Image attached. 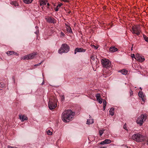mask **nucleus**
<instances>
[{"instance_id": "obj_25", "label": "nucleus", "mask_w": 148, "mask_h": 148, "mask_svg": "<svg viewBox=\"0 0 148 148\" xmlns=\"http://www.w3.org/2000/svg\"><path fill=\"white\" fill-rule=\"evenodd\" d=\"M143 38L144 40L147 42H148V37H147L145 35H143Z\"/></svg>"}, {"instance_id": "obj_45", "label": "nucleus", "mask_w": 148, "mask_h": 148, "mask_svg": "<svg viewBox=\"0 0 148 148\" xmlns=\"http://www.w3.org/2000/svg\"><path fill=\"white\" fill-rule=\"evenodd\" d=\"M47 6H48V7L49 6V3H47Z\"/></svg>"}, {"instance_id": "obj_54", "label": "nucleus", "mask_w": 148, "mask_h": 148, "mask_svg": "<svg viewBox=\"0 0 148 148\" xmlns=\"http://www.w3.org/2000/svg\"><path fill=\"white\" fill-rule=\"evenodd\" d=\"M94 47H95V45H94Z\"/></svg>"}, {"instance_id": "obj_9", "label": "nucleus", "mask_w": 148, "mask_h": 148, "mask_svg": "<svg viewBox=\"0 0 148 148\" xmlns=\"http://www.w3.org/2000/svg\"><path fill=\"white\" fill-rule=\"evenodd\" d=\"M46 21L49 23H55V19L51 16H47L45 18Z\"/></svg>"}, {"instance_id": "obj_51", "label": "nucleus", "mask_w": 148, "mask_h": 148, "mask_svg": "<svg viewBox=\"0 0 148 148\" xmlns=\"http://www.w3.org/2000/svg\"><path fill=\"white\" fill-rule=\"evenodd\" d=\"M106 147H103V148H106Z\"/></svg>"}, {"instance_id": "obj_31", "label": "nucleus", "mask_w": 148, "mask_h": 148, "mask_svg": "<svg viewBox=\"0 0 148 148\" xmlns=\"http://www.w3.org/2000/svg\"><path fill=\"white\" fill-rule=\"evenodd\" d=\"M64 2L69 3L70 1V0H61Z\"/></svg>"}, {"instance_id": "obj_4", "label": "nucleus", "mask_w": 148, "mask_h": 148, "mask_svg": "<svg viewBox=\"0 0 148 148\" xmlns=\"http://www.w3.org/2000/svg\"><path fill=\"white\" fill-rule=\"evenodd\" d=\"M70 47L66 44L65 43L62 45L61 48L58 50V53L60 54L63 53H67L69 50Z\"/></svg>"}, {"instance_id": "obj_30", "label": "nucleus", "mask_w": 148, "mask_h": 148, "mask_svg": "<svg viewBox=\"0 0 148 148\" xmlns=\"http://www.w3.org/2000/svg\"><path fill=\"white\" fill-rule=\"evenodd\" d=\"M60 35L61 37H62V36L64 37V36L65 34L64 33H63L62 32H61L60 33Z\"/></svg>"}, {"instance_id": "obj_8", "label": "nucleus", "mask_w": 148, "mask_h": 148, "mask_svg": "<svg viewBox=\"0 0 148 148\" xmlns=\"http://www.w3.org/2000/svg\"><path fill=\"white\" fill-rule=\"evenodd\" d=\"M37 52H33L31 54L27 55L24 56L23 59L24 60H28L33 59L37 55Z\"/></svg>"}, {"instance_id": "obj_10", "label": "nucleus", "mask_w": 148, "mask_h": 148, "mask_svg": "<svg viewBox=\"0 0 148 148\" xmlns=\"http://www.w3.org/2000/svg\"><path fill=\"white\" fill-rule=\"evenodd\" d=\"M135 59L140 62H142L145 60V58L140 56L139 54H137L136 55Z\"/></svg>"}, {"instance_id": "obj_49", "label": "nucleus", "mask_w": 148, "mask_h": 148, "mask_svg": "<svg viewBox=\"0 0 148 148\" xmlns=\"http://www.w3.org/2000/svg\"><path fill=\"white\" fill-rule=\"evenodd\" d=\"M110 75V74H108V75H107V76H109Z\"/></svg>"}, {"instance_id": "obj_32", "label": "nucleus", "mask_w": 148, "mask_h": 148, "mask_svg": "<svg viewBox=\"0 0 148 148\" xmlns=\"http://www.w3.org/2000/svg\"><path fill=\"white\" fill-rule=\"evenodd\" d=\"M61 99H62V101H64V99H65V98H64V95H62L61 96Z\"/></svg>"}, {"instance_id": "obj_37", "label": "nucleus", "mask_w": 148, "mask_h": 148, "mask_svg": "<svg viewBox=\"0 0 148 148\" xmlns=\"http://www.w3.org/2000/svg\"><path fill=\"white\" fill-rule=\"evenodd\" d=\"M41 63V62H40V63H39L38 64L34 65V66H40V65Z\"/></svg>"}, {"instance_id": "obj_26", "label": "nucleus", "mask_w": 148, "mask_h": 148, "mask_svg": "<svg viewBox=\"0 0 148 148\" xmlns=\"http://www.w3.org/2000/svg\"><path fill=\"white\" fill-rule=\"evenodd\" d=\"M104 130H100L99 131V134H100V136H101L102 135V134L104 133Z\"/></svg>"}, {"instance_id": "obj_41", "label": "nucleus", "mask_w": 148, "mask_h": 148, "mask_svg": "<svg viewBox=\"0 0 148 148\" xmlns=\"http://www.w3.org/2000/svg\"><path fill=\"white\" fill-rule=\"evenodd\" d=\"M35 33L36 34H37L38 33V30L37 31H36V32H35Z\"/></svg>"}, {"instance_id": "obj_24", "label": "nucleus", "mask_w": 148, "mask_h": 148, "mask_svg": "<svg viewBox=\"0 0 148 148\" xmlns=\"http://www.w3.org/2000/svg\"><path fill=\"white\" fill-rule=\"evenodd\" d=\"M104 141L106 144H109L111 142V141L110 139H106Z\"/></svg>"}, {"instance_id": "obj_50", "label": "nucleus", "mask_w": 148, "mask_h": 148, "mask_svg": "<svg viewBox=\"0 0 148 148\" xmlns=\"http://www.w3.org/2000/svg\"><path fill=\"white\" fill-rule=\"evenodd\" d=\"M70 12H71V11H69L68 12V13H70Z\"/></svg>"}, {"instance_id": "obj_15", "label": "nucleus", "mask_w": 148, "mask_h": 148, "mask_svg": "<svg viewBox=\"0 0 148 148\" xmlns=\"http://www.w3.org/2000/svg\"><path fill=\"white\" fill-rule=\"evenodd\" d=\"M119 72H121L122 74L124 75H126L127 74L128 71L126 69H123L121 70H120Z\"/></svg>"}, {"instance_id": "obj_21", "label": "nucleus", "mask_w": 148, "mask_h": 148, "mask_svg": "<svg viewBox=\"0 0 148 148\" xmlns=\"http://www.w3.org/2000/svg\"><path fill=\"white\" fill-rule=\"evenodd\" d=\"M33 0H23L24 2L26 4H29L31 3Z\"/></svg>"}, {"instance_id": "obj_35", "label": "nucleus", "mask_w": 148, "mask_h": 148, "mask_svg": "<svg viewBox=\"0 0 148 148\" xmlns=\"http://www.w3.org/2000/svg\"><path fill=\"white\" fill-rule=\"evenodd\" d=\"M8 148H18L17 147H12V146H10V145L8 146Z\"/></svg>"}, {"instance_id": "obj_47", "label": "nucleus", "mask_w": 148, "mask_h": 148, "mask_svg": "<svg viewBox=\"0 0 148 148\" xmlns=\"http://www.w3.org/2000/svg\"><path fill=\"white\" fill-rule=\"evenodd\" d=\"M35 28L36 29H37L38 28V27L37 26H36Z\"/></svg>"}, {"instance_id": "obj_1", "label": "nucleus", "mask_w": 148, "mask_h": 148, "mask_svg": "<svg viewBox=\"0 0 148 148\" xmlns=\"http://www.w3.org/2000/svg\"><path fill=\"white\" fill-rule=\"evenodd\" d=\"M75 114L71 110L65 111L62 114V119L64 122H69L72 120Z\"/></svg>"}, {"instance_id": "obj_42", "label": "nucleus", "mask_w": 148, "mask_h": 148, "mask_svg": "<svg viewBox=\"0 0 148 148\" xmlns=\"http://www.w3.org/2000/svg\"><path fill=\"white\" fill-rule=\"evenodd\" d=\"M14 53H15L14 54H14V55H17V56H18V55L17 53H16L15 52H14Z\"/></svg>"}, {"instance_id": "obj_5", "label": "nucleus", "mask_w": 148, "mask_h": 148, "mask_svg": "<svg viewBox=\"0 0 148 148\" xmlns=\"http://www.w3.org/2000/svg\"><path fill=\"white\" fill-rule=\"evenodd\" d=\"M102 64L104 68L108 69L111 67L110 62L106 59H103L101 60Z\"/></svg>"}, {"instance_id": "obj_52", "label": "nucleus", "mask_w": 148, "mask_h": 148, "mask_svg": "<svg viewBox=\"0 0 148 148\" xmlns=\"http://www.w3.org/2000/svg\"><path fill=\"white\" fill-rule=\"evenodd\" d=\"M147 144L148 145V141H147Z\"/></svg>"}, {"instance_id": "obj_6", "label": "nucleus", "mask_w": 148, "mask_h": 148, "mask_svg": "<svg viewBox=\"0 0 148 148\" xmlns=\"http://www.w3.org/2000/svg\"><path fill=\"white\" fill-rule=\"evenodd\" d=\"M147 116L145 114H142L137 119L136 121L137 123L140 126L143 125L144 121H145Z\"/></svg>"}, {"instance_id": "obj_55", "label": "nucleus", "mask_w": 148, "mask_h": 148, "mask_svg": "<svg viewBox=\"0 0 148 148\" xmlns=\"http://www.w3.org/2000/svg\"><path fill=\"white\" fill-rule=\"evenodd\" d=\"M102 148V147H101V148Z\"/></svg>"}, {"instance_id": "obj_20", "label": "nucleus", "mask_w": 148, "mask_h": 148, "mask_svg": "<svg viewBox=\"0 0 148 148\" xmlns=\"http://www.w3.org/2000/svg\"><path fill=\"white\" fill-rule=\"evenodd\" d=\"M114 109L113 108H111L109 111V112L110 114L112 116L114 114Z\"/></svg>"}, {"instance_id": "obj_12", "label": "nucleus", "mask_w": 148, "mask_h": 148, "mask_svg": "<svg viewBox=\"0 0 148 148\" xmlns=\"http://www.w3.org/2000/svg\"><path fill=\"white\" fill-rule=\"evenodd\" d=\"M19 117L20 119L22 121H24L27 120L28 119L27 117L25 116L24 115H23L22 116L19 115Z\"/></svg>"}, {"instance_id": "obj_17", "label": "nucleus", "mask_w": 148, "mask_h": 148, "mask_svg": "<svg viewBox=\"0 0 148 148\" xmlns=\"http://www.w3.org/2000/svg\"><path fill=\"white\" fill-rule=\"evenodd\" d=\"M62 5V3L59 4L57 5V7L55 8L54 9L55 11L56 12H57L58 11L59 8Z\"/></svg>"}, {"instance_id": "obj_34", "label": "nucleus", "mask_w": 148, "mask_h": 148, "mask_svg": "<svg viewBox=\"0 0 148 148\" xmlns=\"http://www.w3.org/2000/svg\"><path fill=\"white\" fill-rule=\"evenodd\" d=\"M100 144L101 145H104V144H106V143H105V141H102L100 143Z\"/></svg>"}, {"instance_id": "obj_16", "label": "nucleus", "mask_w": 148, "mask_h": 148, "mask_svg": "<svg viewBox=\"0 0 148 148\" xmlns=\"http://www.w3.org/2000/svg\"><path fill=\"white\" fill-rule=\"evenodd\" d=\"M94 123V120L93 119H88L86 123L87 124H92Z\"/></svg>"}, {"instance_id": "obj_53", "label": "nucleus", "mask_w": 148, "mask_h": 148, "mask_svg": "<svg viewBox=\"0 0 148 148\" xmlns=\"http://www.w3.org/2000/svg\"><path fill=\"white\" fill-rule=\"evenodd\" d=\"M140 89L141 90H142V89L141 87H140Z\"/></svg>"}, {"instance_id": "obj_14", "label": "nucleus", "mask_w": 148, "mask_h": 148, "mask_svg": "<svg viewBox=\"0 0 148 148\" xmlns=\"http://www.w3.org/2000/svg\"><path fill=\"white\" fill-rule=\"evenodd\" d=\"M109 51L111 52H114L117 50V48H115L114 47H110L109 49Z\"/></svg>"}, {"instance_id": "obj_46", "label": "nucleus", "mask_w": 148, "mask_h": 148, "mask_svg": "<svg viewBox=\"0 0 148 148\" xmlns=\"http://www.w3.org/2000/svg\"><path fill=\"white\" fill-rule=\"evenodd\" d=\"M3 86H2V84H0V87H2Z\"/></svg>"}, {"instance_id": "obj_7", "label": "nucleus", "mask_w": 148, "mask_h": 148, "mask_svg": "<svg viewBox=\"0 0 148 148\" xmlns=\"http://www.w3.org/2000/svg\"><path fill=\"white\" fill-rule=\"evenodd\" d=\"M132 31L131 32L133 34H135L138 36L140 34L141 32L140 30V27L138 25L134 26L132 27Z\"/></svg>"}, {"instance_id": "obj_40", "label": "nucleus", "mask_w": 148, "mask_h": 148, "mask_svg": "<svg viewBox=\"0 0 148 148\" xmlns=\"http://www.w3.org/2000/svg\"><path fill=\"white\" fill-rule=\"evenodd\" d=\"M123 128L125 129L126 130H127V127L126 126L124 125L123 126Z\"/></svg>"}, {"instance_id": "obj_44", "label": "nucleus", "mask_w": 148, "mask_h": 148, "mask_svg": "<svg viewBox=\"0 0 148 148\" xmlns=\"http://www.w3.org/2000/svg\"><path fill=\"white\" fill-rule=\"evenodd\" d=\"M133 45H132V46L131 47V50L132 51L133 50Z\"/></svg>"}, {"instance_id": "obj_3", "label": "nucleus", "mask_w": 148, "mask_h": 148, "mask_svg": "<svg viewBox=\"0 0 148 148\" xmlns=\"http://www.w3.org/2000/svg\"><path fill=\"white\" fill-rule=\"evenodd\" d=\"M57 101V100L55 97L50 98L49 99L48 106L50 110L54 109L56 107Z\"/></svg>"}, {"instance_id": "obj_2", "label": "nucleus", "mask_w": 148, "mask_h": 148, "mask_svg": "<svg viewBox=\"0 0 148 148\" xmlns=\"http://www.w3.org/2000/svg\"><path fill=\"white\" fill-rule=\"evenodd\" d=\"M132 139L136 142H139L144 141L145 139V137L139 133H136L132 136Z\"/></svg>"}, {"instance_id": "obj_36", "label": "nucleus", "mask_w": 148, "mask_h": 148, "mask_svg": "<svg viewBox=\"0 0 148 148\" xmlns=\"http://www.w3.org/2000/svg\"><path fill=\"white\" fill-rule=\"evenodd\" d=\"M131 57L133 58H134L135 59L136 56L135 57V55L134 54H131Z\"/></svg>"}, {"instance_id": "obj_43", "label": "nucleus", "mask_w": 148, "mask_h": 148, "mask_svg": "<svg viewBox=\"0 0 148 148\" xmlns=\"http://www.w3.org/2000/svg\"><path fill=\"white\" fill-rule=\"evenodd\" d=\"M106 106H105V105H103V108L104 110H105Z\"/></svg>"}, {"instance_id": "obj_18", "label": "nucleus", "mask_w": 148, "mask_h": 148, "mask_svg": "<svg viewBox=\"0 0 148 148\" xmlns=\"http://www.w3.org/2000/svg\"><path fill=\"white\" fill-rule=\"evenodd\" d=\"M47 3V1L46 0H40V5H46Z\"/></svg>"}, {"instance_id": "obj_23", "label": "nucleus", "mask_w": 148, "mask_h": 148, "mask_svg": "<svg viewBox=\"0 0 148 148\" xmlns=\"http://www.w3.org/2000/svg\"><path fill=\"white\" fill-rule=\"evenodd\" d=\"M11 4L13 5H14L15 7L18 6V4L16 1H12L11 2Z\"/></svg>"}, {"instance_id": "obj_28", "label": "nucleus", "mask_w": 148, "mask_h": 148, "mask_svg": "<svg viewBox=\"0 0 148 148\" xmlns=\"http://www.w3.org/2000/svg\"><path fill=\"white\" fill-rule=\"evenodd\" d=\"M96 97L97 98V99L100 98V95L99 93L97 94L96 95Z\"/></svg>"}, {"instance_id": "obj_48", "label": "nucleus", "mask_w": 148, "mask_h": 148, "mask_svg": "<svg viewBox=\"0 0 148 148\" xmlns=\"http://www.w3.org/2000/svg\"><path fill=\"white\" fill-rule=\"evenodd\" d=\"M44 82H43L41 84V85H43V84H44Z\"/></svg>"}, {"instance_id": "obj_27", "label": "nucleus", "mask_w": 148, "mask_h": 148, "mask_svg": "<svg viewBox=\"0 0 148 148\" xmlns=\"http://www.w3.org/2000/svg\"><path fill=\"white\" fill-rule=\"evenodd\" d=\"M47 134L49 135H52V132L50 131L49 130H48L47 131Z\"/></svg>"}, {"instance_id": "obj_22", "label": "nucleus", "mask_w": 148, "mask_h": 148, "mask_svg": "<svg viewBox=\"0 0 148 148\" xmlns=\"http://www.w3.org/2000/svg\"><path fill=\"white\" fill-rule=\"evenodd\" d=\"M14 51H8L6 53L7 54L8 56H10L11 55L13 54H14Z\"/></svg>"}, {"instance_id": "obj_19", "label": "nucleus", "mask_w": 148, "mask_h": 148, "mask_svg": "<svg viewBox=\"0 0 148 148\" xmlns=\"http://www.w3.org/2000/svg\"><path fill=\"white\" fill-rule=\"evenodd\" d=\"M66 31L68 33H73L72 29L71 27L69 26H67L66 27Z\"/></svg>"}, {"instance_id": "obj_13", "label": "nucleus", "mask_w": 148, "mask_h": 148, "mask_svg": "<svg viewBox=\"0 0 148 148\" xmlns=\"http://www.w3.org/2000/svg\"><path fill=\"white\" fill-rule=\"evenodd\" d=\"M138 95L141 98L143 101H145V99L144 98V95H143V93L142 91H139L138 93Z\"/></svg>"}, {"instance_id": "obj_29", "label": "nucleus", "mask_w": 148, "mask_h": 148, "mask_svg": "<svg viewBox=\"0 0 148 148\" xmlns=\"http://www.w3.org/2000/svg\"><path fill=\"white\" fill-rule=\"evenodd\" d=\"M97 100L98 101V102L99 103L101 104L102 103V99L101 98H100L98 99H97Z\"/></svg>"}, {"instance_id": "obj_38", "label": "nucleus", "mask_w": 148, "mask_h": 148, "mask_svg": "<svg viewBox=\"0 0 148 148\" xmlns=\"http://www.w3.org/2000/svg\"><path fill=\"white\" fill-rule=\"evenodd\" d=\"M133 92L131 90H130V95L131 96H132V95H133Z\"/></svg>"}, {"instance_id": "obj_33", "label": "nucleus", "mask_w": 148, "mask_h": 148, "mask_svg": "<svg viewBox=\"0 0 148 148\" xmlns=\"http://www.w3.org/2000/svg\"><path fill=\"white\" fill-rule=\"evenodd\" d=\"M106 101L104 100L103 101V105H105V106H106Z\"/></svg>"}, {"instance_id": "obj_39", "label": "nucleus", "mask_w": 148, "mask_h": 148, "mask_svg": "<svg viewBox=\"0 0 148 148\" xmlns=\"http://www.w3.org/2000/svg\"><path fill=\"white\" fill-rule=\"evenodd\" d=\"M95 56H92L91 57V58L92 60H94L95 59Z\"/></svg>"}, {"instance_id": "obj_11", "label": "nucleus", "mask_w": 148, "mask_h": 148, "mask_svg": "<svg viewBox=\"0 0 148 148\" xmlns=\"http://www.w3.org/2000/svg\"><path fill=\"white\" fill-rule=\"evenodd\" d=\"M86 50L82 48H76L74 50V54H76L77 52H84Z\"/></svg>"}]
</instances>
